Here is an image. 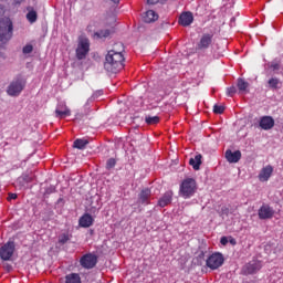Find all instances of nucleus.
<instances>
[{"mask_svg": "<svg viewBox=\"0 0 283 283\" xmlns=\"http://www.w3.org/2000/svg\"><path fill=\"white\" fill-rule=\"evenodd\" d=\"M27 11V21H29V23H36V20L39 19V13H36L34 7H28Z\"/></svg>", "mask_w": 283, "mask_h": 283, "instance_id": "22", "label": "nucleus"}, {"mask_svg": "<svg viewBox=\"0 0 283 283\" xmlns=\"http://www.w3.org/2000/svg\"><path fill=\"white\" fill-rule=\"evenodd\" d=\"M109 34H112V32L108 29L99 30L94 33V39H107V36H109Z\"/></svg>", "mask_w": 283, "mask_h": 283, "instance_id": "27", "label": "nucleus"}, {"mask_svg": "<svg viewBox=\"0 0 283 283\" xmlns=\"http://www.w3.org/2000/svg\"><path fill=\"white\" fill-rule=\"evenodd\" d=\"M271 176H273V166L268 165L261 169L259 174V180L260 182H268Z\"/></svg>", "mask_w": 283, "mask_h": 283, "instance_id": "15", "label": "nucleus"}, {"mask_svg": "<svg viewBox=\"0 0 283 283\" xmlns=\"http://www.w3.org/2000/svg\"><path fill=\"white\" fill-rule=\"evenodd\" d=\"M145 123L147 125H158L160 123V117L159 116H146Z\"/></svg>", "mask_w": 283, "mask_h": 283, "instance_id": "28", "label": "nucleus"}, {"mask_svg": "<svg viewBox=\"0 0 283 283\" xmlns=\"http://www.w3.org/2000/svg\"><path fill=\"white\" fill-rule=\"evenodd\" d=\"M193 23V13L190 11L184 12L179 17V25L187 28Z\"/></svg>", "mask_w": 283, "mask_h": 283, "instance_id": "14", "label": "nucleus"}, {"mask_svg": "<svg viewBox=\"0 0 283 283\" xmlns=\"http://www.w3.org/2000/svg\"><path fill=\"white\" fill-rule=\"evenodd\" d=\"M271 69L272 70H280V64L279 63H272Z\"/></svg>", "mask_w": 283, "mask_h": 283, "instance_id": "41", "label": "nucleus"}, {"mask_svg": "<svg viewBox=\"0 0 283 283\" xmlns=\"http://www.w3.org/2000/svg\"><path fill=\"white\" fill-rule=\"evenodd\" d=\"M174 198L172 191H167L164 196L158 200V207L165 208L167 205H171V200Z\"/></svg>", "mask_w": 283, "mask_h": 283, "instance_id": "19", "label": "nucleus"}, {"mask_svg": "<svg viewBox=\"0 0 283 283\" xmlns=\"http://www.w3.org/2000/svg\"><path fill=\"white\" fill-rule=\"evenodd\" d=\"M55 116L56 118H65L66 116H72V111L67 108V104L61 102L55 108Z\"/></svg>", "mask_w": 283, "mask_h": 283, "instance_id": "13", "label": "nucleus"}, {"mask_svg": "<svg viewBox=\"0 0 283 283\" xmlns=\"http://www.w3.org/2000/svg\"><path fill=\"white\" fill-rule=\"evenodd\" d=\"M15 244L14 241H8L3 247L0 249V258L4 262H8L14 255Z\"/></svg>", "mask_w": 283, "mask_h": 283, "instance_id": "7", "label": "nucleus"}, {"mask_svg": "<svg viewBox=\"0 0 283 283\" xmlns=\"http://www.w3.org/2000/svg\"><path fill=\"white\" fill-rule=\"evenodd\" d=\"M242 158V153L240 150L232 151L231 149H228L226 151V159L228 163H240V159Z\"/></svg>", "mask_w": 283, "mask_h": 283, "instance_id": "17", "label": "nucleus"}, {"mask_svg": "<svg viewBox=\"0 0 283 283\" xmlns=\"http://www.w3.org/2000/svg\"><path fill=\"white\" fill-rule=\"evenodd\" d=\"M189 165L195 169V171H198L202 165V155L199 154L196 155L195 158H190Z\"/></svg>", "mask_w": 283, "mask_h": 283, "instance_id": "23", "label": "nucleus"}, {"mask_svg": "<svg viewBox=\"0 0 283 283\" xmlns=\"http://www.w3.org/2000/svg\"><path fill=\"white\" fill-rule=\"evenodd\" d=\"M65 283H81V275L78 273H71L65 276Z\"/></svg>", "mask_w": 283, "mask_h": 283, "instance_id": "26", "label": "nucleus"}, {"mask_svg": "<svg viewBox=\"0 0 283 283\" xmlns=\"http://www.w3.org/2000/svg\"><path fill=\"white\" fill-rule=\"evenodd\" d=\"M275 216V210L269 205H262L259 209V219L260 220H271Z\"/></svg>", "mask_w": 283, "mask_h": 283, "instance_id": "9", "label": "nucleus"}, {"mask_svg": "<svg viewBox=\"0 0 283 283\" xmlns=\"http://www.w3.org/2000/svg\"><path fill=\"white\" fill-rule=\"evenodd\" d=\"M116 167V159L115 158H109L106 161V169H114Z\"/></svg>", "mask_w": 283, "mask_h": 283, "instance_id": "31", "label": "nucleus"}, {"mask_svg": "<svg viewBox=\"0 0 283 283\" xmlns=\"http://www.w3.org/2000/svg\"><path fill=\"white\" fill-rule=\"evenodd\" d=\"M34 178H35L34 174L24 172V174H22V176H20L18 178L17 182H18L19 187L23 188V187L30 185V182H34Z\"/></svg>", "mask_w": 283, "mask_h": 283, "instance_id": "16", "label": "nucleus"}, {"mask_svg": "<svg viewBox=\"0 0 283 283\" xmlns=\"http://www.w3.org/2000/svg\"><path fill=\"white\" fill-rule=\"evenodd\" d=\"M238 92V88L235 86H230L227 88V96L233 97V95Z\"/></svg>", "mask_w": 283, "mask_h": 283, "instance_id": "33", "label": "nucleus"}, {"mask_svg": "<svg viewBox=\"0 0 283 283\" xmlns=\"http://www.w3.org/2000/svg\"><path fill=\"white\" fill-rule=\"evenodd\" d=\"M77 61H83L90 54V40L87 38L81 39L78 41L77 48L75 50Z\"/></svg>", "mask_w": 283, "mask_h": 283, "instance_id": "5", "label": "nucleus"}, {"mask_svg": "<svg viewBox=\"0 0 283 283\" xmlns=\"http://www.w3.org/2000/svg\"><path fill=\"white\" fill-rule=\"evenodd\" d=\"M80 227L83 229H90L94 224V218L90 213L83 214L78 220Z\"/></svg>", "mask_w": 283, "mask_h": 283, "instance_id": "18", "label": "nucleus"}, {"mask_svg": "<svg viewBox=\"0 0 283 283\" xmlns=\"http://www.w3.org/2000/svg\"><path fill=\"white\" fill-rule=\"evenodd\" d=\"M214 114H224V106L216 104L213 106Z\"/></svg>", "mask_w": 283, "mask_h": 283, "instance_id": "32", "label": "nucleus"}, {"mask_svg": "<svg viewBox=\"0 0 283 283\" xmlns=\"http://www.w3.org/2000/svg\"><path fill=\"white\" fill-rule=\"evenodd\" d=\"M90 145V140L87 139H75L73 143V147L75 149H85Z\"/></svg>", "mask_w": 283, "mask_h": 283, "instance_id": "25", "label": "nucleus"}, {"mask_svg": "<svg viewBox=\"0 0 283 283\" xmlns=\"http://www.w3.org/2000/svg\"><path fill=\"white\" fill-rule=\"evenodd\" d=\"M25 87V82L23 80H14L10 83L7 90L9 96H19Z\"/></svg>", "mask_w": 283, "mask_h": 283, "instance_id": "6", "label": "nucleus"}, {"mask_svg": "<svg viewBox=\"0 0 283 283\" xmlns=\"http://www.w3.org/2000/svg\"><path fill=\"white\" fill-rule=\"evenodd\" d=\"M259 126L264 132H269V129H273L275 127V119L272 116L265 115L260 118Z\"/></svg>", "mask_w": 283, "mask_h": 283, "instance_id": "10", "label": "nucleus"}, {"mask_svg": "<svg viewBox=\"0 0 283 283\" xmlns=\"http://www.w3.org/2000/svg\"><path fill=\"white\" fill-rule=\"evenodd\" d=\"M201 255H205V252H201Z\"/></svg>", "mask_w": 283, "mask_h": 283, "instance_id": "43", "label": "nucleus"}, {"mask_svg": "<svg viewBox=\"0 0 283 283\" xmlns=\"http://www.w3.org/2000/svg\"><path fill=\"white\" fill-rule=\"evenodd\" d=\"M268 83L271 90H277V85H280V80L277 77H272L269 80Z\"/></svg>", "mask_w": 283, "mask_h": 283, "instance_id": "29", "label": "nucleus"}, {"mask_svg": "<svg viewBox=\"0 0 283 283\" xmlns=\"http://www.w3.org/2000/svg\"><path fill=\"white\" fill-rule=\"evenodd\" d=\"M143 21L144 23H154V21H158V13L154 10H148L145 12Z\"/></svg>", "mask_w": 283, "mask_h": 283, "instance_id": "20", "label": "nucleus"}, {"mask_svg": "<svg viewBox=\"0 0 283 283\" xmlns=\"http://www.w3.org/2000/svg\"><path fill=\"white\" fill-rule=\"evenodd\" d=\"M262 269V263L260 261H251L243 268L244 275H253V273H258Z\"/></svg>", "mask_w": 283, "mask_h": 283, "instance_id": "11", "label": "nucleus"}, {"mask_svg": "<svg viewBox=\"0 0 283 283\" xmlns=\"http://www.w3.org/2000/svg\"><path fill=\"white\" fill-rule=\"evenodd\" d=\"M123 43H116L114 49L108 51L105 56L104 70L111 74H117L125 67V55H123Z\"/></svg>", "mask_w": 283, "mask_h": 283, "instance_id": "1", "label": "nucleus"}, {"mask_svg": "<svg viewBox=\"0 0 283 283\" xmlns=\"http://www.w3.org/2000/svg\"><path fill=\"white\" fill-rule=\"evenodd\" d=\"M198 189V184H196V179L193 178H186L179 188V193L182 198H191L193 193H196Z\"/></svg>", "mask_w": 283, "mask_h": 283, "instance_id": "3", "label": "nucleus"}, {"mask_svg": "<svg viewBox=\"0 0 283 283\" xmlns=\"http://www.w3.org/2000/svg\"><path fill=\"white\" fill-rule=\"evenodd\" d=\"M211 43H213V35L205 33L197 44V50H209V45H211Z\"/></svg>", "mask_w": 283, "mask_h": 283, "instance_id": "12", "label": "nucleus"}, {"mask_svg": "<svg viewBox=\"0 0 283 283\" xmlns=\"http://www.w3.org/2000/svg\"><path fill=\"white\" fill-rule=\"evenodd\" d=\"M159 1L163 2V1H165V0H147V3H148L149 6H156V3H159Z\"/></svg>", "mask_w": 283, "mask_h": 283, "instance_id": "37", "label": "nucleus"}, {"mask_svg": "<svg viewBox=\"0 0 283 283\" xmlns=\"http://www.w3.org/2000/svg\"><path fill=\"white\" fill-rule=\"evenodd\" d=\"M34 46H32V44H27L23 46L22 52L23 54H32Z\"/></svg>", "mask_w": 283, "mask_h": 283, "instance_id": "30", "label": "nucleus"}, {"mask_svg": "<svg viewBox=\"0 0 283 283\" xmlns=\"http://www.w3.org/2000/svg\"><path fill=\"white\" fill-rule=\"evenodd\" d=\"M237 87L240 94H244L247 90H249V82L244 81V78L239 77L237 82Z\"/></svg>", "mask_w": 283, "mask_h": 283, "instance_id": "24", "label": "nucleus"}, {"mask_svg": "<svg viewBox=\"0 0 283 283\" xmlns=\"http://www.w3.org/2000/svg\"><path fill=\"white\" fill-rule=\"evenodd\" d=\"M18 196L14 192L9 193L8 200H17Z\"/></svg>", "mask_w": 283, "mask_h": 283, "instance_id": "38", "label": "nucleus"}, {"mask_svg": "<svg viewBox=\"0 0 283 283\" xmlns=\"http://www.w3.org/2000/svg\"><path fill=\"white\" fill-rule=\"evenodd\" d=\"M224 264V254L221 252H213L206 260V266L211 271H218Z\"/></svg>", "mask_w": 283, "mask_h": 283, "instance_id": "4", "label": "nucleus"}, {"mask_svg": "<svg viewBox=\"0 0 283 283\" xmlns=\"http://www.w3.org/2000/svg\"><path fill=\"white\" fill-rule=\"evenodd\" d=\"M220 244H222V247H227V244H229V237H222L220 239Z\"/></svg>", "mask_w": 283, "mask_h": 283, "instance_id": "35", "label": "nucleus"}, {"mask_svg": "<svg viewBox=\"0 0 283 283\" xmlns=\"http://www.w3.org/2000/svg\"><path fill=\"white\" fill-rule=\"evenodd\" d=\"M6 14V6L0 4V17H3Z\"/></svg>", "mask_w": 283, "mask_h": 283, "instance_id": "39", "label": "nucleus"}, {"mask_svg": "<svg viewBox=\"0 0 283 283\" xmlns=\"http://www.w3.org/2000/svg\"><path fill=\"white\" fill-rule=\"evenodd\" d=\"M149 198H151V190L146 188L139 193V202L140 205H149Z\"/></svg>", "mask_w": 283, "mask_h": 283, "instance_id": "21", "label": "nucleus"}, {"mask_svg": "<svg viewBox=\"0 0 283 283\" xmlns=\"http://www.w3.org/2000/svg\"><path fill=\"white\" fill-rule=\"evenodd\" d=\"M221 213H222L223 216H229V208L223 207V208L221 209Z\"/></svg>", "mask_w": 283, "mask_h": 283, "instance_id": "40", "label": "nucleus"}, {"mask_svg": "<svg viewBox=\"0 0 283 283\" xmlns=\"http://www.w3.org/2000/svg\"><path fill=\"white\" fill-rule=\"evenodd\" d=\"M113 3L118 4L120 3V0H111Z\"/></svg>", "mask_w": 283, "mask_h": 283, "instance_id": "42", "label": "nucleus"}, {"mask_svg": "<svg viewBox=\"0 0 283 283\" xmlns=\"http://www.w3.org/2000/svg\"><path fill=\"white\" fill-rule=\"evenodd\" d=\"M69 240H70V235H67V234H62L60 238H59V242H60V244H65L66 242H69Z\"/></svg>", "mask_w": 283, "mask_h": 283, "instance_id": "34", "label": "nucleus"}, {"mask_svg": "<svg viewBox=\"0 0 283 283\" xmlns=\"http://www.w3.org/2000/svg\"><path fill=\"white\" fill-rule=\"evenodd\" d=\"M14 27L10 18L0 19V43H8L12 39Z\"/></svg>", "mask_w": 283, "mask_h": 283, "instance_id": "2", "label": "nucleus"}, {"mask_svg": "<svg viewBox=\"0 0 283 283\" xmlns=\"http://www.w3.org/2000/svg\"><path fill=\"white\" fill-rule=\"evenodd\" d=\"M98 262V258L94 254H85L81 258L80 264L83 269H94Z\"/></svg>", "mask_w": 283, "mask_h": 283, "instance_id": "8", "label": "nucleus"}, {"mask_svg": "<svg viewBox=\"0 0 283 283\" xmlns=\"http://www.w3.org/2000/svg\"><path fill=\"white\" fill-rule=\"evenodd\" d=\"M228 242H229L232 247H235V244H238V241H237L235 238H233V237H228Z\"/></svg>", "mask_w": 283, "mask_h": 283, "instance_id": "36", "label": "nucleus"}]
</instances>
